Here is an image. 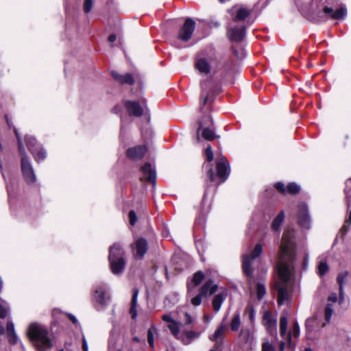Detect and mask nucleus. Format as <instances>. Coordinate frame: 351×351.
Segmentation results:
<instances>
[{
  "label": "nucleus",
  "mask_w": 351,
  "mask_h": 351,
  "mask_svg": "<svg viewBox=\"0 0 351 351\" xmlns=\"http://www.w3.org/2000/svg\"><path fill=\"white\" fill-rule=\"evenodd\" d=\"M263 252L262 245L257 243L254 250L250 253H245L242 256V270L243 274L252 280L253 277V268L252 264L254 260L258 258Z\"/></svg>",
  "instance_id": "nucleus-6"
},
{
  "label": "nucleus",
  "mask_w": 351,
  "mask_h": 351,
  "mask_svg": "<svg viewBox=\"0 0 351 351\" xmlns=\"http://www.w3.org/2000/svg\"><path fill=\"white\" fill-rule=\"evenodd\" d=\"M346 188L345 189V193H346V198L348 199V193L347 189L348 187H351V178L346 181Z\"/></svg>",
  "instance_id": "nucleus-58"
},
{
  "label": "nucleus",
  "mask_w": 351,
  "mask_h": 351,
  "mask_svg": "<svg viewBox=\"0 0 351 351\" xmlns=\"http://www.w3.org/2000/svg\"><path fill=\"white\" fill-rule=\"evenodd\" d=\"M333 314L332 304H328L325 307L324 316L327 322H329Z\"/></svg>",
  "instance_id": "nucleus-38"
},
{
  "label": "nucleus",
  "mask_w": 351,
  "mask_h": 351,
  "mask_svg": "<svg viewBox=\"0 0 351 351\" xmlns=\"http://www.w3.org/2000/svg\"><path fill=\"white\" fill-rule=\"evenodd\" d=\"M14 132L17 139L19 152L21 157V171L23 178L27 183L34 184L36 180V176L29 159L27 157L25 147L22 143V138L18 130L15 128H14Z\"/></svg>",
  "instance_id": "nucleus-4"
},
{
  "label": "nucleus",
  "mask_w": 351,
  "mask_h": 351,
  "mask_svg": "<svg viewBox=\"0 0 351 351\" xmlns=\"http://www.w3.org/2000/svg\"><path fill=\"white\" fill-rule=\"evenodd\" d=\"M27 335L34 346L38 351H47L53 346L47 328L40 324H32L29 326Z\"/></svg>",
  "instance_id": "nucleus-3"
},
{
  "label": "nucleus",
  "mask_w": 351,
  "mask_h": 351,
  "mask_svg": "<svg viewBox=\"0 0 351 351\" xmlns=\"http://www.w3.org/2000/svg\"><path fill=\"white\" fill-rule=\"evenodd\" d=\"M131 247L135 258L141 259L147 252L148 243L144 238H138L131 245Z\"/></svg>",
  "instance_id": "nucleus-13"
},
{
  "label": "nucleus",
  "mask_w": 351,
  "mask_h": 351,
  "mask_svg": "<svg viewBox=\"0 0 351 351\" xmlns=\"http://www.w3.org/2000/svg\"><path fill=\"white\" fill-rule=\"evenodd\" d=\"M130 223L132 226H134L137 221V217L134 210H130L128 214Z\"/></svg>",
  "instance_id": "nucleus-43"
},
{
  "label": "nucleus",
  "mask_w": 351,
  "mask_h": 351,
  "mask_svg": "<svg viewBox=\"0 0 351 351\" xmlns=\"http://www.w3.org/2000/svg\"><path fill=\"white\" fill-rule=\"evenodd\" d=\"M285 219V213L282 210L271 223V228L274 231H278Z\"/></svg>",
  "instance_id": "nucleus-28"
},
{
  "label": "nucleus",
  "mask_w": 351,
  "mask_h": 351,
  "mask_svg": "<svg viewBox=\"0 0 351 351\" xmlns=\"http://www.w3.org/2000/svg\"><path fill=\"white\" fill-rule=\"evenodd\" d=\"M116 36L115 34H110L109 36H108V41L110 43H113L116 40Z\"/></svg>",
  "instance_id": "nucleus-63"
},
{
  "label": "nucleus",
  "mask_w": 351,
  "mask_h": 351,
  "mask_svg": "<svg viewBox=\"0 0 351 351\" xmlns=\"http://www.w3.org/2000/svg\"><path fill=\"white\" fill-rule=\"evenodd\" d=\"M291 335H293L295 337H298L300 335V327L298 322H295L292 327V331L291 333H290Z\"/></svg>",
  "instance_id": "nucleus-45"
},
{
  "label": "nucleus",
  "mask_w": 351,
  "mask_h": 351,
  "mask_svg": "<svg viewBox=\"0 0 351 351\" xmlns=\"http://www.w3.org/2000/svg\"><path fill=\"white\" fill-rule=\"evenodd\" d=\"M212 58H206L202 57L200 55L197 56L195 61V68L201 73L204 75H208L210 72Z\"/></svg>",
  "instance_id": "nucleus-15"
},
{
  "label": "nucleus",
  "mask_w": 351,
  "mask_h": 351,
  "mask_svg": "<svg viewBox=\"0 0 351 351\" xmlns=\"http://www.w3.org/2000/svg\"><path fill=\"white\" fill-rule=\"evenodd\" d=\"M156 328L154 326L149 328L147 330V341L149 346L154 348V332H156Z\"/></svg>",
  "instance_id": "nucleus-37"
},
{
  "label": "nucleus",
  "mask_w": 351,
  "mask_h": 351,
  "mask_svg": "<svg viewBox=\"0 0 351 351\" xmlns=\"http://www.w3.org/2000/svg\"><path fill=\"white\" fill-rule=\"evenodd\" d=\"M108 261L113 274L119 275L125 267V252L119 244H114L109 248Z\"/></svg>",
  "instance_id": "nucleus-5"
},
{
  "label": "nucleus",
  "mask_w": 351,
  "mask_h": 351,
  "mask_svg": "<svg viewBox=\"0 0 351 351\" xmlns=\"http://www.w3.org/2000/svg\"><path fill=\"white\" fill-rule=\"evenodd\" d=\"M25 144L33 154L36 161L40 162L46 158V152L42 145L37 143L36 138L32 136L27 135L25 138Z\"/></svg>",
  "instance_id": "nucleus-7"
},
{
  "label": "nucleus",
  "mask_w": 351,
  "mask_h": 351,
  "mask_svg": "<svg viewBox=\"0 0 351 351\" xmlns=\"http://www.w3.org/2000/svg\"><path fill=\"white\" fill-rule=\"evenodd\" d=\"M195 21L191 18H187L179 32L178 36V39L184 42H187L189 40L195 30Z\"/></svg>",
  "instance_id": "nucleus-12"
},
{
  "label": "nucleus",
  "mask_w": 351,
  "mask_h": 351,
  "mask_svg": "<svg viewBox=\"0 0 351 351\" xmlns=\"http://www.w3.org/2000/svg\"><path fill=\"white\" fill-rule=\"evenodd\" d=\"M125 106L127 110H145L147 108V105L144 100L126 101Z\"/></svg>",
  "instance_id": "nucleus-24"
},
{
  "label": "nucleus",
  "mask_w": 351,
  "mask_h": 351,
  "mask_svg": "<svg viewBox=\"0 0 351 351\" xmlns=\"http://www.w3.org/2000/svg\"><path fill=\"white\" fill-rule=\"evenodd\" d=\"M348 225H349V224L346 223V224H344V225L342 226V228H341V231L342 232L343 234H346L348 232V231L349 230V226H348Z\"/></svg>",
  "instance_id": "nucleus-61"
},
{
  "label": "nucleus",
  "mask_w": 351,
  "mask_h": 351,
  "mask_svg": "<svg viewBox=\"0 0 351 351\" xmlns=\"http://www.w3.org/2000/svg\"><path fill=\"white\" fill-rule=\"evenodd\" d=\"M295 251L294 230L287 228L282 237L277 264L278 280L275 284L278 291L277 302L280 306L284 304L291 297V280L295 273Z\"/></svg>",
  "instance_id": "nucleus-1"
},
{
  "label": "nucleus",
  "mask_w": 351,
  "mask_h": 351,
  "mask_svg": "<svg viewBox=\"0 0 351 351\" xmlns=\"http://www.w3.org/2000/svg\"><path fill=\"white\" fill-rule=\"evenodd\" d=\"M267 332L277 339V318L269 311L264 312L262 320Z\"/></svg>",
  "instance_id": "nucleus-9"
},
{
  "label": "nucleus",
  "mask_w": 351,
  "mask_h": 351,
  "mask_svg": "<svg viewBox=\"0 0 351 351\" xmlns=\"http://www.w3.org/2000/svg\"><path fill=\"white\" fill-rule=\"evenodd\" d=\"M210 81H205L201 83L202 93L200 96V106L202 108H208L213 103L215 99L214 90H210L208 91V84H210Z\"/></svg>",
  "instance_id": "nucleus-11"
},
{
  "label": "nucleus",
  "mask_w": 351,
  "mask_h": 351,
  "mask_svg": "<svg viewBox=\"0 0 351 351\" xmlns=\"http://www.w3.org/2000/svg\"><path fill=\"white\" fill-rule=\"evenodd\" d=\"M347 14L345 6H341L335 10L326 4V0H313L305 16L313 23H322L328 19L340 20Z\"/></svg>",
  "instance_id": "nucleus-2"
},
{
  "label": "nucleus",
  "mask_w": 351,
  "mask_h": 351,
  "mask_svg": "<svg viewBox=\"0 0 351 351\" xmlns=\"http://www.w3.org/2000/svg\"><path fill=\"white\" fill-rule=\"evenodd\" d=\"M217 285L211 280H208L200 289L199 293L204 296L213 295L217 290Z\"/></svg>",
  "instance_id": "nucleus-23"
},
{
  "label": "nucleus",
  "mask_w": 351,
  "mask_h": 351,
  "mask_svg": "<svg viewBox=\"0 0 351 351\" xmlns=\"http://www.w3.org/2000/svg\"><path fill=\"white\" fill-rule=\"evenodd\" d=\"M168 328L170 330V331L171 332L172 335L175 337L177 338L178 335L179 334V332H180V328H179L178 323L176 321H174V322L168 325Z\"/></svg>",
  "instance_id": "nucleus-34"
},
{
  "label": "nucleus",
  "mask_w": 351,
  "mask_h": 351,
  "mask_svg": "<svg viewBox=\"0 0 351 351\" xmlns=\"http://www.w3.org/2000/svg\"><path fill=\"white\" fill-rule=\"evenodd\" d=\"M262 351H275V348L272 343L267 341L263 343Z\"/></svg>",
  "instance_id": "nucleus-42"
},
{
  "label": "nucleus",
  "mask_w": 351,
  "mask_h": 351,
  "mask_svg": "<svg viewBox=\"0 0 351 351\" xmlns=\"http://www.w3.org/2000/svg\"><path fill=\"white\" fill-rule=\"evenodd\" d=\"M328 300L332 303H335L337 300V296L335 293H332L328 298Z\"/></svg>",
  "instance_id": "nucleus-55"
},
{
  "label": "nucleus",
  "mask_w": 351,
  "mask_h": 351,
  "mask_svg": "<svg viewBox=\"0 0 351 351\" xmlns=\"http://www.w3.org/2000/svg\"><path fill=\"white\" fill-rule=\"evenodd\" d=\"M226 328V326L225 325H220V326L215 331L214 334L210 336V339L213 341H217L219 337L223 336Z\"/></svg>",
  "instance_id": "nucleus-29"
},
{
  "label": "nucleus",
  "mask_w": 351,
  "mask_h": 351,
  "mask_svg": "<svg viewBox=\"0 0 351 351\" xmlns=\"http://www.w3.org/2000/svg\"><path fill=\"white\" fill-rule=\"evenodd\" d=\"M69 319L75 325L78 324L77 318L72 314H68Z\"/></svg>",
  "instance_id": "nucleus-60"
},
{
  "label": "nucleus",
  "mask_w": 351,
  "mask_h": 351,
  "mask_svg": "<svg viewBox=\"0 0 351 351\" xmlns=\"http://www.w3.org/2000/svg\"><path fill=\"white\" fill-rule=\"evenodd\" d=\"M142 176L141 180L156 184V172L155 167H152L151 163L146 162L141 169Z\"/></svg>",
  "instance_id": "nucleus-14"
},
{
  "label": "nucleus",
  "mask_w": 351,
  "mask_h": 351,
  "mask_svg": "<svg viewBox=\"0 0 351 351\" xmlns=\"http://www.w3.org/2000/svg\"><path fill=\"white\" fill-rule=\"evenodd\" d=\"M287 316L286 315H282L280 318V334L283 339L290 343L291 341V335L290 333H287Z\"/></svg>",
  "instance_id": "nucleus-22"
},
{
  "label": "nucleus",
  "mask_w": 351,
  "mask_h": 351,
  "mask_svg": "<svg viewBox=\"0 0 351 351\" xmlns=\"http://www.w3.org/2000/svg\"><path fill=\"white\" fill-rule=\"evenodd\" d=\"M265 293H266V289H265V285L261 282H258L256 285L257 299L258 300H262L263 298V297L265 296Z\"/></svg>",
  "instance_id": "nucleus-32"
},
{
  "label": "nucleus",
  "mask_w": 351,
  "mask_h": 351,
  "mask_svg": "<svg viewBox=\"0 0 351 351\" xmlns=\"http://www.w3.org/2000/svg\"><path fill=\"white\" fill-rule=\"evenodd\" d=\"M346 223L351 224V210L349 212V215L348 219H346Z\"/></svg>",
  "instance_id": "nucleus-64"
},
{
  "label": "nucleus",
  "mask_w": 351,
  "mask_h": 351,
  "mask_svg": "<svg viewBox=\"0 0 351 351\" xmlns=\"http://www.w3.org/2000/svg\"><path fill=\"white\" fill-rule=\"evenodd\" d=\"M230 12L234 21H243L250 14V10L245 8L234 7Z\"/></svg>",
  "instance_id": "nucleus-19"
},
{
  "label": "nucleus",
  "mask_w": 351,
  "mask_h": 351,
  "mask_svg": "<svg viewBox=\"0 0 351 351\" xmlns=\"http://www.w3.org/2000/svg\"><path fill=\"white\" fill-rule=\"evenodd\" d=\"M138 295V289L137 288H134L133 289L132 298L131 301V307L130 310V313L131 314L132 318L133 319H136L137 317V300Z\"/></svg>",
  "instance_id": "nucleus-25"
},
{
  "label": "nucleus",
  "mask_w": 351,
  "mask_h": 351,
  "mask_svg": "<svg viewBox=\"0 0 351 351\" xmlns=\"http://www.w3.org/2000/svg\"><path fill=\"white\" fill-rule=\"evenodd\" d=\"M300 190V187L299 185L295 182H291L287 186L286 192H288L290 194H296L299 193Z\"/></svg>",
  "instance_id": "nucleus-33"
},
{
  "label": "nucleus",
  "mask_w": 351,
  "mask_h": 351,
  "mask_svg": "<svg viewBox=\"0 0 351 351\" xmlns=\"http://www.w3.org/2000/svg\"><path fill=\"white\" fill-rule=\"evenodd\" d=\"M315 322V319L314 318H309L308 319H306V330L308 331H311L312 330V326H313V324Z\"/></svg>",
  "instance_id": "nucleus-49"
},
{
  "label": "nucleus",
  "mask_w": 351,
  "mask_h": 351,
  "mask_svg": "<svg viewBox=\"0 0 351 351\" xmlns=\"http://www.w3.org/2000/svg\"><path fill=\"white\" fill-rule=\"evenodd\" d=\"M274 186L276 189V190L281 193H285L287 191V186H285V184L281 182L276 183Z\"/></svg>",
  "instance_id": "nucleus-47"
},
{
  "label": "nucleus",
  "mask_w": 351,
  "mask_h": 351,
  "mask_svg": "<svg viewBox=\"0 0 351 351\" xmlns=\"http://www.w3.org/2000/svg\"><path fill=\"white\" fill-rule=\"evenodd\" d=\"M185 317V324H191L193 322V319L188 313H184Z\"/></svg>",
  "instance_id": "nucleus-56"
},
{
  "label": "nucleus",
  "mask_w": 351,
  "mask_h": 351,
  "mask_svg": "<svg viewBox=\"0 0 351 351\" xmlns=\"http://www.w3.org/2000/svg\"><path fill=\"white\" fill-rule=\"evenodd\" d=\"M207 175L211 182L215 181V175L214 171L212 168H210L208 169V171H207Z\"/></svg>",
  "instance_id": "nucleus-52"
},
{
  "label": "nucleus",
  "mask_w": 351,
  "mask_h": 351,
  "mask_svg": "<svg viewBox=\"0 0 351 351\" xmlns=\"http://www.w3.org/2000/svg\"><path fill=\"white\" fill-rule=\"evenodd\" d=\"M8 310L7 307H5L2 304H0V317L5 318L8 315Z\"/></svg>",
  "instance_id": "nucleus-48"
},
{
  "label": "nucleus",
  "mask_w": 351,
  "mask_h": 351,
  "mask_svg": "<svg viewBox=\"0 0 351 351\" xmlns=\"http://www.w3.org/2000/svg\"><path fill=\"white\" fill-rule=\"evenodd\" d=\"M224 300L225 295H223L222 293H218L215 295L213 300L212 305L215 312H218L220 310L221 306Z\"/></svg>",
  "instance_id": "nucleus-27"
},
{
  "label": "nucleus",
  "mask_w": 351,
  "mask_h": 351,
  "mask_svg": "<svg viewBox=\"0 0 351 351\" xmlns=\"http://www.w3.org/2000/svg\"><path fill=\"white\" fill-rule=\"evenodd\" d=\"M111 75L114 80L117 81L121 84L132 85L134 83V80L133 78V76L130 73L121 75L115 71H112Z\"/></svg>",
  "instance_id": "nucleus-21"
},
{
  "label": "nucleus",
  "mask_w": 351,
  "mask_h": 351,
  "mask_svg": "<svg viewBox=\"0 0 351 351\" xmlns=\"http://www.w3.org/2000/svg\"><path fill=\"white\" fill-rule=\"evenodd\" d=\"M245 35V26H237L230 28L228 31V36L230 40L234 42H240L243 40Z\"/></svg>",
  "instance_id": "nucleus-16"
},
{
  "label": "nucleus",
  "mask_w": 351,
  "mask_h": 351,
  "mask_svg": "<svg viewBox=\"0 0 351 351\" xmlns=\"http://www.w3.org/2000/svg\"><path fill=\"white\" fill-rule=\"evenodd\" d=\"M339 302L341 304L344 300L343 287H339Z\"/></svg>",
  "instance_id": "nucleus-54"
},
{
  "label": "nucleus",
  "mask_w": 351,
  "mask_h": 351,
  "mask_svg": "<svg viewBox=\"0 0 351 351\" xmlns=\"http://www.w3.org/2000/svg\"><path fill=\"white\" fill-rule=\"evenodd\" d=\"M94 298L97 303L101 305H105L106 303V287L104 285L95 287Z\"/></svg>",
  "instance_id": "nucleus-20"
},
{
  "label": "nucleus",
  "mask_w": 351,
  "mask_h": 351,
  "mask_svg": "<svg viewBox=\"0 0 351 351\" xmlns=\"http://www.w3.org/2000/svg\"><path fill=\"white\" fill-rule=\"evenodd\" d=\"M241 322H240V315L239 313L234 314L232 320L230 324V328L232 330L237 331L239 330L240 327Z\"/></svg>",
  "instance_id": "nucleus-31"
},
{
  "label": "nucleus",
  "mask_w": 351,
  "mask_h": 351,
  "mask_svg": "<svg viewBox=\"0 0 351 351\" xmlns=\"http://www.w3.org/2000/svg\"><path fill=\"white\" fill-rule=\"evenodd\" d=\"M217 176L221 180L220 183L226 181L230 173V163L222 154L217 155L216 158Z\"/></svg>",
  "instance_id": "nucleus-8"
},
{
  "label": "nucleus",
  "mask_w": 351,
  "mask_h": 351,
  "mask_svg": "<svg viewBox=\"0 0 351 351\" xmlns=\"http://www.w3.org/2000/svg\"><path fill=\"white\" fill-rule=\"evenodd\" d=\"M232 51H233V53L234 54V56L237 58H241V56H242L241 55L243 53V51H241V54H240V53L237 50L234 49V48L232 49Z\"/></svg>",
  "instance_id": "nucleus-62"
},
{
  "label": "nucleus",
  "mask_w": 351,
  "mask_h": 351,
  "mask_svg": "<svg viewBox=\"0 0 351 351\" xmlns=\"http://www.w3.org/2000/svg\"><path fill=\"white\" fill-rule=\"evenodd\" d=\"M317 270H318V274L320 276L325 275L328 270V267L327 263L324 261L319 262V263L317 266Z\"/></svg>",
  "instance_id": "nucleus-35"
},
{
  "label": "nucleus",
  "mask_w": 351,
  "mask_h": 351,
  "mask_svg": "<svg viewBox=\"0 0 351 351\" xmlns=\"http://www.w3.org/2000/svg\"><path fill=\"white\" fill-rule=\"evenodd\" d=\"M93 0H84V10L86 13H88L93 8Z\"/></svg>",
  "instance_id": "nucleus-41"
},
{
  "label": "nucleus",
  "mask_w": 351,
  "mask_h": 351,
  "mask_svg": "<svg viewBox=\"0 0 351 351\" xmlns=\"http://www.w3.org/2000/svg\"><path fill=\"white\" fill-rule=\"evenodd\" d=\"M254 317H255V310L252 306H251L250 308V319L252 322L254 320Z\"/></svg>",
  "instance_id": "nucleus-59"
},
{
  "label": "nucleus",
  "mask_w": 351,
  "mask_h": 351,
  "mask_svg": "<svg viewBox=\"0 0 351 351\" xmlns=\"http://www.w3.org/2000/svg\"><path fill=\"white\" fill-rule=\"evenodd\" d=\"M130 117H140L143 115L144 111H128Z\"/></svg>",
  "instance_id": "nucleus-50"
},
{
  "label": "nucleus",
  "mask_w": 351,
  "mask_h": 351,
  "mask_svg": "<svg viewBox=\"0 0 351 351\" xmlns=\"http://www.w3.org/2000/svg\"><path fill=\"white\" fill-rule=\"evenodd\" d=\"M145 145H138L129 148L127 150V156L132 160H138L141 159L147 152Z\"/></svg>",
  "instance_id": "nucleus-17"
},
{
  "label": "nucleus",
  "mask_w": 351,
  "mask_h": 351,
  "mask_svg": "<svg viewBox=\"0 0 351 351\" xmlns=\"http://www.w3.org/2000/svg\"><path fill=\"white\" fill-rule=\"evenodd\" d=\"M298 223L300 227L309 229L311 228V217L308 213V209L307 205L301 202L298 206Z\"/></svg>",
  "instance_id": "nucleus-10"
},
{
  "label": "nucleus",
  "mask_w": 351,
  "mask_h": 351,
  "mask_svg": "<svg viewBox=\"0 0 351 351\" xmlns=\"http://www.w3.org/2000/svg\"><path fill=\"white\" fill-rule=\"evenodd\" d=\"M200 131H202V138L206 141H213L217 137L215 134L213 127L208 128L206 123L204 121H199L197 133L199 134Z\"/></svg>",
  "instance_id": "nucleus-18"
},
{
  "label": "nucleus",
  "mask_w": 351,
  "mask_h": 351,
  "mask_svg": "<svg viewBox=\"0 0 351 351\" xmlns=\"http://www.w3.org/2000/svg\"><path fill=\"white\" fill-rule=\"evenodd\" d=\"M199 121H204L206 123L208 128L213 127V121L212 117L209 114L205 115Z\"/></svg>",
  "instance_id": "nucleus-46"
},
{
  "label": "nucleus",
  "mask_w": 351,
  "mask_h": 351,
  "mask_svg": "<svg viewBox=\"0 0 351 351\" xmlns=\"http://www.w3.org/2000/svg\"><path fill=\"white\" fill-rule=\"evenodd\" d=\"M7 333L8 336V340L10 343L15 344L18 341V337L14 332V326L12 322H8L7 323Z\"/></svg>",
  "instance_id": "nucleus-26"
},
{
  "label": "nucleus",
  "mask_w": 351,
  "mask_h": 351,
  "mask_svg": "<svg viewBox=\"0 0 351 351\" xmlns=\"http://www.w3.org/2000/svg\"><path fill=\"white\" fill-rule=\"evenodd\" d=\"M186 335L189 339H193V338H196L198 336L197 333L193 330L187 331L186 332Z\"/></svg>",
  "instance_id": "nucleus-53"
},
{
  "label": "nucleus",
  "mask_w": 351,
  "mask_h": 351,
  "mask_svg": "<svg viewBox=\"0 0 351 351\" xmlns=\"http://www.w3.org/2000/svg\"><path fill=\"white\" fill-rule=\"evenodd\" d=\"M204 296L203 295H202L200 293L196 295L195 297L191 299V304L193 305V306H199L200 305L201 302H202V297Z\"/></svg>",
  "instance_id": "nucleus-44"
},
{
  "label": "nucleus",
  "mask_w": 351,
  "mask_h": 351,
  "mask_svg": "<svg viewBox=\"0 0 351 351\" xmlns=\"http://www.w3.org/2000/svg\"><path fill=\"white\" fill-rule=\"evenodd\" d=\"M82 349L83 351H88V343L84 336L82 337Z\"/></svg>",
  "instance_id": "nucleus-57"
},
{
  "label": "nucleus",
  "mask_w": 351,
  "mask_h": 351,
  "mask_svg": "<svg viewBox=\"0 0 351 351\" xmlns=\"http://www.w3.org/2000/svg\"><path fill=\"white\" fill-rule=\"evenodd\" d=\"M205 156L208 162H211L213 160L214 155L210 145H208L205 150Z\"/></svg>",
  "instance_id": "nucleus-40"
},
{
  "label": "nucleus",
  "mask_w": 351,
  "mask_h": 351,
  "mask_svg": "<svg viewBox=\"0 0 351 351\" xmlns=\"http://www.w3.org/2000/svg\"><path fill=\"white\" fill-rule=\"evenodd\" d=\"M156 328L154 326L149 328L147 330V341L149 346L154 348V332H156Z\"/></svg>",
  "instance_id": "nucleus-36"
},
{
  "label": "nucleus",
  "mask_w": 351,
  "mask_h": 351,
  "mask_svg": "<svg viewBox=\"0 0 351 351\" xmlns=\"http://www.w3.org/2000/svg\"><path fill=\"white\" fill-rule=\"evenodd\" d=\"M162 319L164 321V322H169V324L174 322V320L172 319V317L168 315V314H165L162 316Z\"/></svg>",
  "instance_id": "nucleus-51"
},
{
  "label": "nucleus",
  "mask_w": 351,
  "mask_h": 351,
  "mask_svg": "<svg viewBox=\"0 0 351 351\" xmlns=\"http://www.w3.org/2000/svg\"><path fill=\"white\" fill-rule=\"evenodd\" d=\"M204 278V275L202 271H197L193 275V282L195 286L199 285L201 282L203 280Z\"/></svg>",
  "instance_id": "nucleus-39"
},
{
  "label": "nucleus",
  "mask_w": 351,
  "mask_h": 351,
  "mask_svg": "<svg viewBox=\"0 0 351 351\" xmlns=\"http://www.w3.org/2000/svg\"><path fill=\"white\" fill-rule=\"evenodd\" d=\"M348 274V271H342L338 274L337 277V282L339 285V287H343V285L346 282Z\"/></svg>",
  "instance_id": "nucleus-30"
}]
</instances>
